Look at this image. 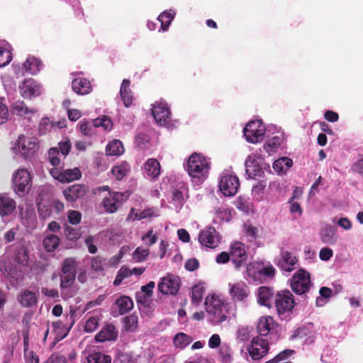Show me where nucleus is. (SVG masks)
Wrapping results in <instances>:
<instances>
[{"label":"nucleus","mask_w":363,"mask_h":363,"mask_svg":"<svg viewBox=\"0 0 363 363\" xmlns=\"http://www.w3.org/2000/svg\"><path fill=\"white\" fill-rule=\"evenodd\" d=\"M199 241L202 246L213 249L219 245L220 237L213 227H206L199 233Z\"/></svg>","instance_id":"11"},{"label":"nucleus","mask_w":363,"mask_h":363,"mask_svg":"<svg viewBox=\"0 0 363 363\" xmlns=\"http://www.w3.org/2000/svg\"><path fill=\"white\" fill-rule=\"evenodd\" d=\"M298 259L291 252L281 250L279 255L275 259V264L282 271L290 272L295 269Z\"/></svg>","instance_id":"14"},{"label":"nucleus","mask_w":363,"mask_h":363,"mask_svg":"<svg viewBox=\"0 0 363 363\" xmlns=\"http://www.w3.org/2000/svg\"><path fill=\"white\" fill-rule=\"evenodd\" d=\"M333 255V250L328 247L322 248L319 253V257L321 260L328 261Z\"/></svg>","instance_id":"63"},{"label":"nucleus","mask_w":363,"mask_h":363,"mask_svg":"<svg viewBox=\"0 0 363 363\" xmlns=\"http://www.w3.org/2000/svg\"><path fill=\"white\" fill-rule=\"evenodd\" d=\"M105 259L100 256L92 257L91 260V269L96 272H102L104 269Z\"/></svg>","instance_id":"51"},{"label":"nucleus","mask_w":363,"mask_h":363,"mask_svg":"<svg viewBox=\"0 0 363 363\" xmlns=\"http://www.w3.org/2000/svg\"><path fill=\"white\" fill-rule=\"evenodd\" d=\"M152 114L155 121L162 125L167 122L170 111L166 104L155 103L152 108Z\"/></svg>","instance_id":"17"},{"label":"nucleus","mask_w":363,"mask_h":363,"mask_svg":"<svg viewBox=\"0 0 363 363\" xmlns=\"http://www.w3.org/2000/svg\"><path fill=\"white\" fill-rule=\"evenodd\" d=\"M37 86L33 79L25 80L22 87L21 94L24 98H30L33 96L38 95Z\"/></svg>","instance_id":"35"},{"label":"nucleus","mask_w":363,"mask_h":363,"mask_svg":"<svg viewBox=\"0 0 363 363\" xmlns=\"http://www.w3.org/2000/svg\"><path fill=\"white\" fill-rule=\"evenodd\" d=\"M16 201L6 194H0V216L11 215L16 209Z\"/></svg>","instance_id":"20"},{"label":"nucleus","mask_w":363,"mask_h":363,"mask_svg":"<svg viewBox=\"0 0 363 363\" xmlns=\"http://www.w3.org/2000/svg\"><path fill=\"white\" fill-rule=\"evenodd\" d=\"M180 286V280L178 277L168 274L161 279L158 284V290L164 295H176Z\"/></svg>","instance_id":"13"},{"label":"nucleus","mask_w":363,"mask_h":363,"mask_svg":"<svg viewBox=\"0 0 363 363\" xmlns=\"http://www.w3.org/2000/svg\"><path fill=\"white\" fill-rule=\"evenodd\" d=\"M204 291L205 288L202 283L194 286L191 291V301L193 303L198 304L201 301Z\"/></svg>","instance_id":"41"},{"label":"nucleus","mask_w":363,"mask_h":363,"mask_svg":"<svg viewBox=\"0 0 363 363\" xmlns=\"http://www.w3.org/2000/svg\"><path fill=\"white\" fill-rule=\"evenodd\" d=\"M172 201L175 205L182 206L184 203V193L179 189H175L172 192Z\"/></svg>","instance_id":"60"},{"label":"nucleus","mask_w":363,"mask_h":363,"mask_svg":"<svg viewBox=\"0 0 363 363\" xmlns=\"http://www.w3.org/2000/svg\"><path fill=\"white\" fill-rule=\"evenodd\" d=\"M77 274H62L60 287L61 290L70 288L74 283Z\"/></svg>","instance_id":"43"},{"label":"nucleus","mask_w":363,"mask_h":363,"mask_svg":"<svg viewBox=\"0 0 363 363\" xmlns=\"http://www.w3.org/2000/svg\"><path fill=\"white\" fill-rule=\"evenodd\" d=\"M295 305L292 294L289 291H279L275 296L274 306L279 316L286 318Z\"/></svg>","instance_id":"4"},{"label":"nucleus","mask_w":363,"mask_h":363,"mask_svg":"<svg viewBox=\"0 0 363 363\" xmlns=\"http://www.w3.org/2000/svg\"><path fill=\"white\" fill-rule=\"evenodd\" d=\"M130 81L129 79H125L123 80L120 89L121 97L125 107H130L133 100L132 91L130 89Z\"/></svg>","instance_id":"23"},{"label":"nucleus","mask_w":363,"mask_h":363,"mask_svg":"<svg viewBox=\"0 0 363 363\" xmlns=\"http://www.w3.org/2000/svg\"><path fill=\"white\" fill-rule=\"evenodd\" d=\"M124 152V147L119 140H113L106 147V153L109 156H119Z\"/></svg>","instance_id":"29"},{"label":"nucleus","mask_w":363,"mask_h":363,"mask_svg":"<svg viewBox=\"0 0 363 363\" xmlns=\"http://www.w3.org/2000/svg\"><path fill=\"white\" fill-rule=\"evenodd\" d=\"M113 327H107L100 331L96 335V340L98 342H104L106 340H108L113 338Z\"/></svg>","instance_id":"47"},{"label":"nucleus","mask_w":363,"mask_h":363,"mask_svg":"<svg viewBox=\"0 0 363 363\" xmlns=\"http://www.w3.org/2000/svg\"><path fill=\"white\" fill-rule=\"evenodd\" d=\"M18 301L23 307H32L35 306L38 302V298L35 293L28 289L24 290L18 297Z\"/></svg>","instance_id":"25"},{"label":"nucleus","mask_w":363,"mask_h":363,"mask_svg":"<svg viewBox=\"0 0 363 363\" xmlns=\"http://www.w3.org/2000/svg\"><path fill=\"white\" fill-rule=\"evenodd\" d=\"M293 164L291 159L284 157L275 160L273 163V169L277 174L286 172Z\"/></svg>","instance_id":"33"},{"label":"nucleus","mask_w":363,"mask_h":363,"mask_svg":"<svg viewBox=\"0 0 363 363\" xmlns=\"http://www.w3.org/2000/svg\"><path fill=\"white\" fill-rule=\"evenodd\" d=\"M14 260L22 266H27L29 261L28 251L25 247H21L16 250Z\"/></svg>","instance_id":"39"},{"label":"nucleus","mask_w":363,"mask_h":363,"mask_svg":"<svg viewBox=\"0 0 363 363\" xmlns=\"http://www.w3.org/2000/svg\"><path fill=\"white\" fill-rule=\"evenodd\" d=\"M53 207L51 200H43L38 203V212L39 216L45 219L51 216Z\"/></svg>","instance_id":"31"},{"label":"nucleus","mask_w":363,"mask_h":363,"mask_svg":"<svg viewBox=\"0 0 363 363\" xmlns=\"http://www.w3.org/2000/svg\"><path fill=\"white\" fill-rule=\"evenodd\" d=\"M59 154L60 150L57 147H52L48 151V160L54 167H57L60 164Z\"/></svg>","instance_id":"48"},{"label":"nucleus","mask_w":363,"mask_h":363,"mask_svg":"<svg viewBox=\"0 0 363 363\" xmlns=\"http://www.w3.org/2000/svg\"><path fill=\"white\" fill-rule=\"evenodd\" d=\"M64 234L66 238L70 241H76L81 236V233L79 230L67 225H66L64 228Z\"/></svg>","instance_id":"45"},{"label":"nucleus","mask_w":363,"mask_h":363,"mask_svg":"<svg viewBox=\"0 0 363 363\" xmlns=\"http://www.w3.org/2000/svg\"><path fill=\"white\" fill-rule=\"evenodd\" d=\"M144 169L148 177L156 179L160 174V164L154 158L148 159L144 164Z\"/></svg>","instance_id":"26"},{"label":"nucleus","mask_w":363,"mask_h":363,"mask_svg":"<svg viewBox=\"0 0 363 363\" xmlns=\"http://www.w3.org/2000/svg\"><path fill=\"white\" fill-rule=\"evenodd\" d=\"M245 165L246 174L249 178H253L262 172L257 160L254 157L249 156L245 160Z\"/></svg>","instance_id":"24"},{"label":"nucleus","mask_w":363,"mask_h":363,"mask_svg":"<svg viewBox=\"0 0 363 363\" xmlns=\"http://www.w3.org/2000/svg\"><path fill=\"white\" fill-rule=\"evenodd\" d=\"M77 261L74 257H67L62 263V274H77Z\"/></svg>","instance_id":"34"},{"label":"nucleus","mask_w":363,"mask_h":363,"mask_svg":"<svg viewBox=\"0 0 363 363\" xmlns=\"http://www.w3.org/2000/svg\"><path fill=\"white\" fill-rule=\"evenodd\" d=\"M99 325V319L96 317L89 318L84 325V330L87 333H91L94 331Z\"/></svg>","instance_id":"57"},{"label":"nucleus","mask_w":363,"mask_h":363,"mask_svg":"<svg viewBox=\"0 0 363 363\" xmlns=\"http://www.w3.org/2000/svg\"><path fill=\"white\" fill-rule=\"evenodd\" d=\"M334 230L333 228L328 227L324 229L320 233L321 240L324 243H332L334 242L333 238Z\"/></svg>","instance_id":"54"},{"label":"nucleus","mask_w":363,"mask_h":363,"mask_svg":"<svg viewBox=\"0 0 363 363\" xmlns=\"http://www.w3.org/2000/svg\"><path fill=\"white\" fill-rule=\"evenodd\" d=\"M89 191V187L84 184H75L63 191L67 201L74 203L82 199Z\"/></svg>","instance_id":"16"},{"label":"nucleus","mask_w":363,"mask_h":363,"mask_svg":"<svg viewBox=\"0 0 363 363\" xmlns=\"http://www.w3.org/2000/svg\"><path fill=\"white\" fill-rule=\"evenodd\" d=\"M59 147H60L61 153L63 155L67 156L70 152L72 145H71L69 140H67L65 141L60 142Z\"/></svg>","instance_id":"64"},{"label":"nucleus","mask_w":363,"mask_h":363,"mask_svg":"<svg viewBox=\"0 0 363 363\" xmlns=\"http://www.w3.org/2000/svg\"><path fill=\"white\" fill-rule=\"evenodd\" d=\"M14 149L19 152L24 158L33 156L38 149L37 138L26 137L21 134L15 143Z\"/></svg>","instance_id":"6"},{"label":"nucleus","mask_w":363,"mask_h":363,"mask_svg":"<svg viewBox=\"0 0 363 363\" xmlns=\"http://www.w3.org/2000/svg\"><path fill=\"white\" fill-rule=\"evenodd\" d=\"M174 17V13H172L171 11H165L162 12L157 18L158 21L161 23V28L164 31L166 30L172 23Z\"/></svg>","instance_id":"42"},{"label":"nucleus","mask_w":363,"mask_h":363,"mask_svg":"<svg viewBox=\"0 0 363 363\" xmlns=\"http://www.w3.org/2000/svg\"><path fill=\"white\" fill-rule=\"evenodd\" d=\"M93 125L96 128L102 127L105 130H108L112 128V121L109 117L103 116L94 119Z\"/></svg>","instance_id":"44"},{"label":"nucleus","mask_w":363,"mask_h":363,"mask_svg":"<svg viewBox=\"0 0 363 363\" xmlns=\"http://www.w3.org/2000/svg\"><path fill=\"white\" fill-rule=\"evenodd\" d=\"M262 267L259 262H251L247 266V273L254 280L259 279L258 271Z\"/></svg>","instance_id":"49"},{"label":"nucleus","mask_w":363,"mask_h":363,"mask_svg":"<svg viewBox=\"0 0 363 363\" xmlns=\"http://www.w3.org/2000/svg\"><path fill=\"white\" fill-rule=\"evenodd\" d=\"M193 341V338L184 333H179L174 339L173 342L176 347L184 349Z\"/></svg>","instance_id":"37"},{"label":"nucleus","mask_w":363,"mask_h":363,"mask_svg":"<svg viewBox=\"0 0 363 363\" xmlns=\"http://www.w3.org/2000/svg\"><path fill=\"white\" fill-rule=\"evenodd\" d=\"M120 315H124L133 308V302L128 296H121L116 301Z\"/></svg>","instance_id":"30"},{"label":"nucleus","mask_w":363,"mask_h":363,"mask_svg":"<svg viewBox=\"0 0 363 363\" xmlns=\"http://www.w3.org/2000/svg\"><path fill=\"white\" fill-rule=\"evenodd\" d=\"M50 175L61 183H69L81 178L82 172L79 168L62 170L58 167H52L50 170Z\"/></svg>","instance_id":"10"},{"label":"nucleus","mask_w":363,"mask_h":363,"mask_svg":"<svg viewBox=\"0 0 363 363\" xmlns=\"http://www.w3.org/2000/svg\"><path fill=\"white\" fill-rule=\"evenodd\" d=\"M130 169V165L127 162H122L112 167L111 173L118 180H121L129 172Z\"/></svg>","instance_id":"36"},{"label":"nucleus","mask_w":363,"mask_h":363,"mask_svg":"<svg viewBox=\"0 0 363 363\" xmlns=\"http://www.w3.org/2000/svg\"><path fill=\"white\" fill-rule=\"evenodd\" d=\"M210 164L201 154L194 152L187 161L186 169L196 184H201L208 176Z\"/></svg>","instance_id":"2"},{"label":"nucleus","mask_w":363,"mask_h":363,"mask_svg":"<svg viewBox=\"0 0 363 363\" xmlns=\"http://www.w3.org/2000/svg\"><path fill=\"white\" fill-rule=\"evenodd\" d=\"M269 350V342L267 340L259 336L252 339L247 347L249 355L253 360H259L267 355Z\"/></svg>","instance_id":"9"},{"label":"nucleus","mask_w":363,"mask_h":363,"mask_svg":"<svg viewBox=\"0 0 363 363\" xmlns=\"http://www.w3.org/2000/svg\"><path fill=\"white\" fill-rule=\"evenodd\" d=\"M240 186V181L237 176L225 174L220 177L219 189L225 196H234Z\"/></svg>","instance_id":"12"},{"label":"nucleus","mask_w":363,"mask_h":363,"mask_svg":"<svg viewBox=\"0 0 363 363\" xmlns=\"http://www.w3.org/2000/svg\"><path fill=\"white\" fill-rule=\"evenodd\" d=\"M205 305L208 320L213 325H219L227 320L229 313L228 303L218 296L206 297Z\"/></svg>","instance_id":"1"},{"label":"nucleus","mask_w":363,"mask_h":363,"mask_svg":"<svg viewBox=\"0 0 363 363\" xmlns=\"http://www.w3.org/2000/svg\"><path fill=\"white\" fill-rule=\"evenodd\" d=\"M219 354L221 357V363H231L233 360L232 350L226 345L220 348Z\"/></svg>","instance_id":"46"},{"label":"nucleus","mask_w":363,"mask_h":363,"mask_svg":"<svg viewBox=\"0 0 363 363\" xmlns=\"http://www.w3.org/2000/svg\"><path fill=\"white\" fill-rule=\"evenodd\" d=\"M149 255V250L137 247L133 252V259L138 262H142L146 259Z\"/></svg>","instance_id":"56"},{"label":"nucleus","mask_w":363,"mask_h":363,"mask_svg":"<svg viewBox=\"0 0 363 363\" xmlns=\"http://www.w3.org/2000/svg\"><path fill=\"white\" fill-rule=\"evenodd\" d=\"M267 186V183L265 181H262L258 182L257 184L254 185L252 189V194L255 196H259L264 194V189Z\"/></svg>","instance_id":"59"},{"label":"nucleus","mask_w":363,"mask_h":363,"mask_svg":"<svg viewBox=\"0 0 363 363\" xmlns=\"http://www.w3.org/2000/svg\"><path fill=\"white\" fill-rule=\"evenodd\" d=\"M130 196L128 191L125 192L110 191L108 196L104 198L102 206L106 213H113L118 211L123 202Z\"/></svg>","instance_id":"5"},{"label":"nucleus","mask_w":363,"mask_h":363,"mask_svg":"<svg viewBox=\"0 0 363 363\" xmlns=\"http://www.w3.org/2000/svg\"><path fill=\"white\" fill-rule=\"evenodd\" d=\"M258 274H259V279L262 277H274L276 274V270H275L274 267H272V265H269L267 267L262 266L260 269H259V271H258Z\"/></svg>","instance_id":"55"},{"label":"nucleus","mask_w":363,"mask_h":363,"mask_svg":"<svg viewBox=\"0 0 363 363\" xmlns=\"http://www.w3.org/2000/svg\"><path fill=\"white\" fill-rule=\"evenodd\" d=\"M74 311H71L70 315H69V325L67 327L61 321H56L53 322L52 324V327L53 329L54 333L56 334L55 339L57 340H60L65 337L70 328L74 325Z\"/></svg>","instance_id":"19"},{"label":"nucleus","mask_w":363,"mask_h":363,"mask_svg":"<svg viewBox=\"0 0 363 363\" xmlns=\"http://www.w3.org/2000/svg\"><path fill=\"white\" fill-rule=\"evenodd\" d=\"M274 327V320L271 316L262 317L257 325V331L261 336L267 335Z\"/></svg>","instance_id":"27"},{"label":"nucleus","mask_w":363,"mask_h":363,"mask_svg":"<svg viewBox=\"0 0 363 363\" xmlns=\"http://www.w3.org/2000/svg\"><path fill=\"white\" fill-rule=\"evenodd\" d=\"M67 219L72 225H77L81 222L82 214L77 211L71 210L68 212Z\"/></svg>","instance_id":"58"},{"label":"nucleus","mask_w":363,"mask_h":363,"mask_svg":"<svg viewBox=\"0 0 363 363\" xmlns=\"http://www.w3.org/2000/svg\"><path fill=\"white\" fill-rule=\"evenodd\" d=\"M230 286V294L234 301H242L249 296V287L244 282L240 281Z\"/></svg>","instance_id":"18"},{"label":"nucleus","mask_w":363,"mask_h":363,"mask_svg":"<svg viewBox=\"0 0 363 363\" xmlns=\"http://www.w3.org/2000/svg\"><path fill=\"white\" fill-rule=\"evenodd\" d=\"M12 60V55L6 48L0 47V67L7 65Z\"/></svg>","instance_id":"52"},{"label":"nucleus","mask_w":363,"mask_h":363,"mask_svg":"<svg viewBox=\"0 0 363 363\" xmlns=\"http://www.w3.org/2000/svg\"><path fill=\"white\" fill-rule=\"evenodd\" d=\"M123 328L128 332H135L138 328V318L135 314L127 315L123 318Z\"/></svg>","instance_id":"38"},{"label":"nucleus","mask_w":363,"mask_h":363,"mask_svg":"<svg viewBox=\"0 0 363 363\" xmlns=\"http://www.w3.org/2000/svg\"><path fill=\"white\" fill-rule=\"evenodd\" d=\"M265 128L259 121H250L243 130V134L249 143H257L263 140Z\"/></svg>","instance_id":"8"},{"label":"nucleus","mask_w":363,"mask_h":363,"mask_svg":"<svg viewBox=\"0 0 363 363\" xmlns=\"http://www.w3.org/2000/svg\"><path fill=\"white\" fill-rule=\"evenodd\" d=\"M35 112V110L29 108L23 101H17L11 106V113L20 117H26Z\"/></svg>","instance_id":"28"},{"label":"nucleus","mask_w":363,"mask_h":363,"mask_svg":"<svg viewBox=\"0 0 363 363\" xmlns=\"http://www.w3.org/2000/svg\"><path fill=\"white\" fill-rule=\"evenodd\" d=\"M60 238L54 234L46 235L43 241L45 250L48 252H54L60 245Z\"/></svg>","instance_id":"32"},{"label":"nucleus","mask_w":363,"mask_h":363,"mask_svg":"<svg viewBox=\"0 0 363 363\" xmlns=\"http://www.w3.org/2000/svg\"><path fill=\"white\" fill-rule=\"evenodd\" d=\"M294 353V350H285L278 354H277L273 359L267 361L264 363H278L282 360H284L288 358V357Z\"/></svg>","instance_id":"53"},{"label":"nucleus","mask_w":363,"mask_h":363,"mask_svg":"<svg viewBox=\"0 0 363 363\" xmlns=\"http://www.w3.org/2000/svg\"><path fill=\"white\" fill-rule=\"evenodd\" d=\"M272 288L262 286L257 289V302L262 306L271 308L272 299L274 296Z\"/></svg>","instance_id":"21"},{"label":"nucleus","mask_w":363,"mask_h":363,"mask_svg":"<svg viewBox=\"0 0 363 363\" xmlns=\"http://www.w3.org/2000/svg\"><path fill=\"white\" fill-rule=\"evenodd\" d=\"M310 286V275L303 269L296 272L291 280V287L296 294H306L309 290Z\"/></svg>","instance_id":"7"},{"label":"nucleus","mask_w":363,"mask_h":363,"mask_svg":"<svg viewBox=\"0 0 363 363\" xmlns=\"http://www.w3.org/2000/svg\"><path fill=\"white\" fill-rule=\"evenodd\" d=\"M13 190L20 197L27 195L32 188V177L26 169H19L13 174Z\"/></svg>","instance_id":"3"},{"label":"nucleus","mask_w":363,"mask_h":363,"mask_svg":"<svg viewBox=\"0 0 363 363\" xmlns=\"http://www.w3.org/2000/svg\"><path fill=\"white\" fill-rule=\"evenodd\" d=\"M280 145V138L278 136H275L272 138L268 143L264 145V149L270 154L272 152H275L276 149L279 147Z\"/></svg>","instance_id":"50"},{"label":"nucleus","mask_w":363,"mask_h":363,"mask_svg":"<svg viewBox=\"0 0 363 363\" xmlns=\"http://www.w3.org/2000/svg\"><path fill=\"white\" fill-rule=\"evenodd\" d=\"M73 91L77 94L84 95L91 92V85L90 82L85 78H77L72 82Z\"/></svg>","instance_id":"22"},{"label":"nucleus","mask_w":363,"mask_h":363,"mask_svg":"<svg viewBox=\"0 0 363 363\" xmlns=\"http://www.w3.org/2000/svg\"><path fill=\"white\" fill-rule=\"evenodd\" d=\"M8 107L0 101V124L4 123L9 118Z\"/></svg>","instance_id":"62"},{"label":"nucleus","mask_w":363,"mask_h":363,"mask_svg":"<svg viewBox=\"0 0 363 363\" xmlns=\"http://www.w3.org/2000/svg\"><path fill=\"white\" fill-rule=\"evenodd\" d=\"M231 260L236 269L240 268L245 264L247 255L245 250V246L242 242H236L231 245L230 249Z\"/></svg>","instance_id":"15"},{"label":"nucleus","mask_w":363,"mask_h":363,"mask_svg":"<svg viewBox=\"0 0 363 363\" xmlns=\"http://www.w3.org/2000/svg\"><path fill=\"white\" fill-rule=\"evenodd\" d=\"M155 284L153 281H149L146 285L141 286V292L145 293V296L150 297L153 294V289L155 288Z\"/></svg>","instance_id":"61"},{"label":"nucleus","mask_w":363,"mask_h":363,"mask_svg":"<svg viewBox=\"0 0 363 363\" xmlns=\"http://www.w3.org/2000/svg\"><path fill=\"white\" fill-rule=\"evenodd\" d=\"M88 363H111V357L100 352H94L87 357Z\"/></svg>","instance_id":"40"}]
</instances>
